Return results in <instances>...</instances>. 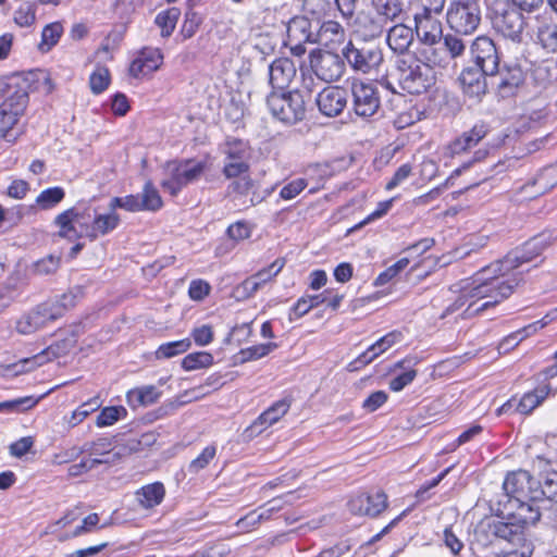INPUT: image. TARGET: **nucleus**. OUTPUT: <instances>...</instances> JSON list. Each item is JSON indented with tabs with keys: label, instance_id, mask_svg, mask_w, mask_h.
Returning a JSON list of instances; mask_svg holds the SVG:
<instances>
[{
	"label": "nucleus",
	"instance_id": "obj_1",
	"mask_svg": "<svg viewBox=\"0 0 557 557\" xmlns=\"http://www.w3.org/2000/svg\"><path fill=\"white\" fill-rule=\"evenodd\" d=\"M554 242L552 236L539 234L523 244L520 249L508 252L503 259L496 260L480 272L473 283L465 287L458 298L460 306L468 307L486 299L475 311H484L507 299L522 281V272L518 268L541 256Z\"/></svg>",
	"mask_w": 557,
	"mask_h": 557
},
{
	"label": "nucleus",
	"instance_id": "obj_2",
	"mask_svg": "<svg viewBox=\"0 0 557 557\" xmlns=\"http://www.w3.org/2000/svg\"><path fill=\"white\" fill-rule=\"evenodd\" d=\"M89 218L88 209L79 211L76 207H71L63 210L53 219V224L58 228L57 235L66 240L85 237L89 242H95L112 233L121 223L120 214L113 210L95 214L91 222L87 221Z\"/></svg>",
	"mask_w": 557,
	"mask_h": 557
},
{
	"label": "nucleus",
	"instance_id": "obj_3",
	"mask_svg": "<svg viewBox=\"0 0 557 557\" xmlns=\"http://www.w3.org/2000/svg\"><path fill=\"white\" fill-rule=\"evenodd\" d=\"M0 141L13 144L22 134L18 127L28 101V83L20 76H12L0 84Z\"/></svg>",
	"mask_w": 557,
	"mask_h": 557
},
{
	"label": "nucleus",
	"instance_id": "obj_4",
	"mask_svg": "<svg viewBox=\"0 0 557 557\" xmlns=\"http://www.w3.org/2000/svg\"><path fill=\"white\" fill-rule=\"evenodd\" d=\"M307 78H304L302 85L306 90L294 89L287 92L271 91L267 98V106L272 116L285 124H296L305 119L307 103L311 100L312 90L306 85Z\"/></svg>",
	"mask_w": 557,
	"mask_h": 557
},
{
	"label": "nucleus",
	"instance_id": "obj_5",
	"mask_svg": "<svg viewBox=\"0 0 557 557\" xmlns=\"http://www.w3.org/2000/svg\"><path fill=\"white\" fill-rule=\"evenodd\" d=\"M396 72L399 86L411 95L424 94L434 84L432 71L416 54L399 57Z\"/></svg>",
	"mask_w": 557,
	"mask_h": 557
},
{
	"label": "nucleus",
	"instance_id": "obj_6",
	"mask_svg": "<svg viewBox=\"0 0 557 557\" xmlns=\"http://www.w3.org/2000/svg\"><path fill=\"white\" fill-rule=\"evenodd\" d=\"M221 152L225 157L221 171L225 180H231L243 173L250 172L252 147L249 140L227 136L221 145Z\"/></svg>",
	"mask_w": 557,
	"mask_h": 557
},
{
	"label": "nucleus",
	"instance_id": "obj_7",
	"mask_svg": "<svg viewBox=\"0 0 557 557\" xmlns=\"http://www.w3.org/2000/svg\"><path fill=\"white\" fill-rule=\"evenodd\" d=\"M446 21L456 34H473L481 22L479 0H453L446 12Z\"/></svg>",
	"mask_w": 557,
	"mask_h": 557
},
{
	"label": "nucleus",
	"instance_id": "obj_8",
	"mask_svg": "<svg viewBox=\"0 0 557 557\" xmlns=\"http://www.w3.org/2000/svg\"><path fill=\"white\" fill-rule=\"evenodd\" d=\"M478 529L486 535H493L496 539L504 540L512 545L513 549L511 553H517L518 548H523L527 546L528 540L525 535V530L519 525L512 519H509V516L505 515L502 519H484L482 520Z\"/></svg>",
	"mask_w": 557,
	"mask_h": 557
},
{
	"label": "nucleus",
	"instance_id": "obj_9",
	"mask_svg": "<svg viewBox=\"0 0 557 557\" xmlns=\"http://www.w3.org/2000/svg\"><path fill=\"white\" fill-rule=\"evenodd\" d=\"M540 383L531 391L525 392L519 398L515 395L504 403L498 411L499 413L509 412L512 408L515 412L523 416L531 414L553 394L550 383L539 377Z\"/></svg>",
	"mask_w": 557,
	"mask_h": 557
},
{
	"label": "nucleus",
	"instance_id": "obj_10",
	"mask_svg": "<svg viewBox=\"0 0 557 557\" xmlns=\"http://www.w3.org/2000/svg\"><path fill=\"white\" fill-rule=\"evenodd\" d=\"M309 65L315 76L325 82L338 81L345 72V63L336 51L314 49L309 54Z\"/></svg>",
	"mask_w": 557,
	"mask_h": 557
},
{
	"label": "nucleus",
	"instance_id": "obj_11",
	"mask_svg": "<svg viewBox=\"0 0 557 557\" xmlns=\"http://www.w3.org/2000/svg\"><path fill=\"white\" fill-rule=\"evenodd\" d=\"M343 55L355 71L363 74H368L373 70H376L383 62L381 49L364 45L357 47L352 41H348L343 48Z\"/></svg>",
	"mask_w": 557,
	"mask_h": 557
},
{
	"label": "nucleus",
	"instance_id": "obj_12",
	"mask_svg": "<svg viewBox=\"0 0 557 557\" xmlns=\"http://www.w3.org/2000/svg\"><path fill=\"white\" fill-rule=\"evenodd\" d=\"M472 61L490 76L499 71L500 57L495 42L487 36H478L470 46Z\"/></svg>",
	"mask_w": 557,
	"mask_h": 557
},
{
	"label": "nucleus",
	"instance_id": "obj_13",
	"mask_svg": "<svg viewBox=\"0 0 557 557\" xmlns=\"http://www.w3.org/2000/svg\"><path fill=\"white\" fill-rule=\"evenodd\" d=\"M351 95L352 108L357 115L369 117L377 112L381 100L374 84L355 79L351 83Z\"/></svg>",
	"mask_w": 557,
	"mask_h": 557
},
{
	"label": "nucleus",
	"instance_id": "obj_14",
	"mask_svg": "<svg viewBox=\"0 0 557 557\" xmlns=\"http://www.w3.org/2000/svg\"><path fill=\"white\" fill-rule=\"evenodd\" d=\"M162 64V51L159 48L146 46L134 53L127 73L132 78L143 81L158 71Z\"/></svg>",
	"mask_w": 557,
	"mask_h": 557
},
{
	"label": "nucleus",
	"instance_id": "obj_15",
	"mask_svg": "<svg viewBox=\"0 0 557 557\" xmlns=\"http://www.w3.org/2000/svg\"><path fill=\"white\" fill-rule=\"evenodd\" d=\"M525 25L521 11L516 8L505 9L500 13L496 12L492 17L494 30L513 42L522 41Z\"/></svg>",
	"mask_w": 557,
	"mask_h": 557
},
{
	"label": "nucleus",
	"instance_id": "obj_16",
	"mask_svg": "<svg viewBox=\"0 0 557 557\" xmlns=\"http://www.w3.org/2000/svg\"><path fill=\"white\" fill-rule=\"evenodd\" d=\"M539 481L530 472L519 469L510 471L505 476L503 488L510 496V499H532L537 500L535 491H537Z\"/></svg>",
	"mask_w": 557,
	"mask_h": 557
},
{
	"label": "nucleus",
	"instance_id": "obj_17",
	"mask_svg": "<svg viewBox=\"0 0 557 557\" xmlns=\"http://www.w3.org/2000/svg\"><path fill=\"white\" fill-rule=\"evenodd\" d=\"M293 398L290 396L273 403L269 408L262 411L252 423L246 428L245 433L251 437L258 435L277 423L290 409Z\"/></svg>",
	"mask_w": 557,
	"mask_h": 557
},
{
	"label": "nucleus",
	"instance_id": "obj_18",
	"mask_svg": "<svg viewBox=\"0 0 557 557\" xmlns=\"http://www.w3.org/2000/svg\"><path fill=\"white\" fill-rule=\"evenodd\" d=\"M488 133V125L485 122H478L469 131L450 140L446 146V152L449 157L461 156L478 146Z\"/></svg>",
	"mask_w": 557,
	"mask_h": 557
},
{
	"label": "nucleus",
	"instance_id": "obj_19",
	"mask_svg": "<svg viewBox=\"0 0 557 557\" xmlns=\"http://www.w3.org/2000/svg\"><path fill=\"white\" fill-rule=\"evenodd\" d=\"M320 112L325 116H337L347 107L348 92L341 86H327L315 98Z\"/></svg>",
	"mask_w": 557,
	"mask_h": 557
},
{
	"label": "nucleus",
	"instance_id": "obj_20",
	"mask_svg": "<svg viewBox=\"0 0 557 557\" xmlns=\"http://www.w3.org/2000/svg\"><path fill=\"white\" fill-rule=\"evenodd\" d=\"M387 495L383 491L373 494L360 493L349 500L352 513L360 516L377 517L387 508Z\"/></svg>",
	"mask_w": 557,
	"mask_h": 557
},
{
	"label": "nucleus",
	"instance_id": "obj_21",
	"mask_svg": "<svg viewBox=\"0 0 557 557\" xmlns=\"http://www.w3.org/2000/svg\"><path fill=\"white\" fill-rule=\"evenodd\" d=\"M497 74H499L497 91L503 98L515 96L525 81V70L518 59L515 62H506Z\"/></svg>",
	"mask_w": 557,
	"mask_h": 557
},
{
	"label": "nucleus",
	"instance_id": "obj_22",
	"mask_svg": "<svg viewBox=\"0 0 557 557\" xmlns=\"http://www.w3.org/2000/svg\"><path fill=\"white\" fill-rule=\"evenodd\" d=\"M59 315L60 313H52V308L47 304H42L37 306L36 309L23 314L16 321L15 330L20 334L28 335L46 325L47 322L55 320Z\"/></svg>",
	"mask_w": 557,
	"mask_h": 557
},
{
	"label": "nucleus",
	"instance_id": "obj_23",
	"mask_svg": "<svg viewBox=\"0 0 557 557\" xmlns=\"http://www.w3.org/2000/svg\"><path fill=\"white\" fill-rule=\"evenodd\" d=\"M297 74L295 63L289 58H277L269 66V83L272 91L287 89Z\"/></svg>",
	"mask_w": 557,
	"mask_h": 557
},
{
	"label": "nucleus",
	"instance_id": "obj_24",
	"mask_svg": "<svg viewBox=\"0 0 557 557\" xmlns=\"http://www.w3.org/2000/svg\"><path fill=\"white\" fill-rule=\"evenodd\" d=\"M414 29L421 45H438L443 27L436 15H413Z\"/></svg>",
	"mask_w": 557,
	"mask_h": 557
},
{
	"label": "nucleus",
	"instance_id": "obj_25",
	"mask_svg": "<svg viewBox=\"0 0 557 557\" xmlns=\"http://www.w3.org/2000/svg\"><path fill=\"white\" fill-rule=\"evenodd\" d=\"M285 263L284 258L275 259L270 265L245 278L242 283L243 289L248 296H252L265 284L272 282L283 270Z\"/></svg>",
	"mask_w": 557,
	"mask_h": 557
},
{
	"label": "nucleus",
	"instance_id": "obj_26",
	"mask_svg": "<svg viewBox=\"0 0 557 557\" xmlns=\"http://www.w3.org/2000/svg\"><path fill=\"white\" fill-rule=\"evenodd\" d=\"M535 502L532 499H509L508 504L513 510L506 515L527 531L529 525L535 524L541 518V511L534 505Z\"/></svg>",
	"mask_w": 557,
	"mask_h": 557
},
{
	"label": "nucleus",
	"instance_id": "obj_27",
	"mask_svg": "<svg viewBox=\"0 0 557 557\" xmlns=\"http://www.w3.org/2000/svg\"><path fill=\"white\" fill-rule=\"evenodd\" d=\"M346 40L344 27L336 21H324L315 36V42L331 51H337Z\"/></svg>",
	"mask_w": 557,
	"mask_h": 557
},
{
	"label": "nucleus",
	"instance_id": "obj_28",
	"mask_svg": "<svg viewBox=\"0 0 557 557\" xmlns=\"http://www.w3.org/2000/svg\"><path fill=\"white\" fill-rule=\"evenodd\" d=\"M486 76L481 67H466L459 75V83L465 94L469 97H481L487 90Z\"/></svg>",
	"mask_w": 557,
	"mask_h": 557
},
{
	"label": "nucleus",
	"instance_id": "obj_29",
	"mask_svg": "<svg viewBox=\"0 0 557 557\" xmlns=\"http://www.w3.org/2000/svg\"><path fill=\"white\" fill-rule=\"evenodd\" d=\"M388 23L374 10L361 12L356 20L357 32L366 39L379 38Z\"/></svg>",
	"mask_w": 557,
	"mask_h": 557
},
{
	"label": "nucleus",
	"instance_id": "obj_30",
	"mask_svg": "<svg viewBox=\"0 0 557 557\" xmlns=\"http://www.w3.org/2000/svg\"><path fill=\"white\" fill-rule=\"evenodd\" d=\"M413 42V30L411 27L398 23L387 30L386 44L394 52L404 57L408 53L410 46Z\"/></svg>",
	"mask_w": 557,
	"mask_h": 557
},
{
	"label": "nucleus",
	"instance_id": "obj_31",
	"mask_svg": "<svg viewBox=\"0 0 557 557\" xmlns=\"http://www.w3.org/2000/svg\"><path fill=\"white\" fill-rule=\"evenodd\" d=\"M418 363H419V359L413 356H406L405 358L395 362V364L393 366L394 370L395 369H404L405 371L403 373L396 375L395 377H393L389 381V383H388L389 389L392 392L397 393V392L403 391L409 384H411L418 374L417 370L414 369V367Z\"/></svg>",
	"mask_w": 557,
	"mask_h": 557
},
{
	"label": "nucleus",
	"instance_id": "obj_32",
	"mask_svg": "<svg viewBox=\"0 0 557 557\" xmlns=\"http://www.w3.org/2000/svg\"><path fill=\"white\" fill-rule=\"evenodd\" d=\"M165 496V488L161 482L146 484L135 492V499L143 509L150 510L159 506Z\"/></svg>",
	"mask_w": 557,
	"mask_h": 557
},
{
	"label": "nucleus",
	"instance_id": "obj_33",
	"mask_svg": "<svg viewBox=\"0 0 557 557\" xmlns=\"http://www.w3.org/2000/svg\"><path fill=\"white\" fill-rule=\"evenodd\" d=\"M208 168L207 160H186L176 168V185H187L200 178Z\"/></svg>",
	"mask_w": 557,
	"mask_h": 557
},
{
	"label": "nucleus",
	"instance_id": "obj_34",
	"mask_svg": "<svg viewBox=\"0 0 557 557\" xmlns=\"http://www.w3.org/2000/svg\"><path fill=\"white\" fill-rule=\"evenodd\" d=\"M485 154H486V151H481V150L475 151L472 160L465 162L459 168L455 169L451 172V174L446 178V181L442 184V186H437V187L431 189L430 191H428L426 194L422 195L420 197L422 202L426 203L430 200L436 199L441 195L443 188L453 186L454 180L457 176H459L463 171H467L474 162H478V161H481L482 159H484Z\"/></svg>",
	"mask_w": 557,
	"mask_h": 557
},
{
	"label": "nucleus",
	"instance_id": "obj_35",
	"mask_svg": "<svg viewBox=\"0 0 557 557\" xmlns=\"http://www.w3.org/2000/svg\"><path fill=\"white\" fill-rule=\"evenodd\" d=\"M298 40L315 41L310 30V22L305 16H295L287 25V44Z\"/></svg>",
	"mask_w": 557,
	"mask_h": 557
},
{
	"label": "nucleus",
	"instance_id": "obj_36",
	"mask_svg": "<svg viewBox=\"0 0 557 557\" xmlns=\"http://www.w3.org/2000/svg\"><path fill=\"white\" fill-rule=\"evenodd\" d=\"M397 111L394 112L392 117L393 125L397 129H404L412 125L417 121V112L410 102L399 97L396 104Z\"/></svg>",
	"mask_w": 557,
	"mask_h": 557
},
{
	"label": "nucleus",
	"instance_id": "obj_37",
	"mask_svg": "<svg viewBox=\"0 0 557 557\" xmlns=\"http://www.w3.org/2000/svg\"><path fill=\"white\" fill-rule=\"evenodd\" d=\"M70 351V343L67 339H61L52 343L40 352L33 356V361L37 366H42L47 362L53 361L60 357L65 356Z\"/></svg>",
	"mask_w": 557,
	"mask_h": 557
},
{
	"label": "nucleus",
	"instance_id": "obj_38",
	"mask_svg": "<svg viewBox=\"0 0 557 557\" xmlns=\"http://www.w3.org/2000/svg\"><path fill=\"white\" fill-rule=\"evenodd\" d=\"M536 44L547 53L557 51V25L544 22L536 30Z\"/></svg>",
	"mask_w": 557,
	"mask_h": 557
},
{
	"label": "nucleus",
	"instance_id": "obj_39",
	"mask_svg": "<svg viewBox=\"0 0 557 557\" xmlns=\"http://www.w3.org/2000/svg\"><path fill=\"white\" fill-rule=\"evenodd\" d=\"M64 33L63 24L59 21L47 24L41 30V39L38 49L49 52L60 41Z\"/></svg>",
	"mask_w": 557,
	"mask_h": 557
},
{
	"label": "nucleus",
	"instance_id": "obj_40",
	"mask_svg": "<svg viewBox=\"0 0 557 557\" xmlns=\"http://www.w3.org/2000/svg\"><path fill=\"white\" fill-rule=\"evenodd\" d=\"M436 45H423L420 50L422 62L432 71L433 67H446L449 63L447 53Z\"/></svg>",
	"mask_w": 557,
	"mask_h": 557
},
{
	"label": "nucleus",
	"instance_id": "obj_41",
	"mask_svg": "<svg viewBox=\"0 0 557 557\" xmlns=\"http://www.w3.org/2000/svg\"><path fill=\"white\" fill-rule=\"evenodd\" d=\"M404 338L403 332L399 330H393L382 337H380L376 342H374L372 345H370L367 350L372 357L373 360H375L377 357H380L382 354L387 351L391 347L394 345L400 343Z\"/></svg>",
	"mask_w": 557,
	"mask_h": 557
},
{
	"label": "nucleus",
	"instance_id": "obj_42",
	"mask_svg": "<svg viewBox=\"0 0 557 557\" xmlns=\"http://www.w3.org/2000/svg\"><path fill=\"white\" fill-rule=\"evenodd\" d=\"M65 198V190L61 186L49 187L41 190L35 199L40 210H51Z\"/></svg>",
	"mask_w": 557,
	"mask_h": 557
},
{
	"label": "nucleus",
	"instance_id": "obj_43",
	"mask_svg": "<svg viewBox=\"0 0 557 557\" xmlns=\"http://www.w3.org/2000/svg\"><path fill=\"white\" fill-rule=\"evenodd\" d=\"M371 8L391 23L403 13L404 3L403 0H371Z\"/></svg>",
	"mask_w": 557,
	"mask_h": 557
},
{
	"label": "nucleus",
	"instance_id": "obj_44",
	"mask_svg": "<svg viewBox=\"0 0 557 557\" xmlns=\"http://www.w3.org/2000/svg\"><path fill=\"white\" fill-rule=\"evenodd\" d=\"M112 77L110 70L106 65L97 64L95 70L89 75V88L94 95L104 92L110 84Z\"/></svg>",
	"mask_w": 557,
	"mask_h": 557
},
{
	"label": "nucleus",
	"instance_id": "obj_45",
	"mask_svg": "<svg viewBox=\"0 0 557 557\" xmlns=\"http://www.w3.org/2000/svg\"><path fill=\"white\" fill-rule=\"evenodd\" d=\"M214 362V358L209 351H195L186 355L182 361L181 367L186 371H194L207 369Z\"/></svg>",
	"mask_w": 557,
	"mask_h": 557
},
{
	"label": "nucleus",
	"instance_id": "obj_46",
	"mask_svg": "<svg viewBox=\"0 0 557 557\" xmlns=\"http://www.w3.org/2000/svg\"><path fill=\"white\" fill-rule=\"evenodd\" d=\"M113 450V442L110 437H98L87 442L81 449V453L88 454L91 458L106 459L104 457Z\"/></svg>",
	"mask_w": 557,
	"mask_h": 557
},
{
	"label": "nucleus",
	"instance_id": "obj_47",
	"mask_svg": "<svg viewBox=\"0 0 557 557\" xmlns=\"http://www.w3.org/2000/svg\"><path fill=\"white\" fill-rule=\"evenodd\" d=\"M557 496V470L546 472L542 482H539L537 491H535V497L537 500L547 499L550 503Z\"/></svg>",
	"mask_w": 557,
	"mask_h": 557
},
{
	"label": "nucleus",
	"instance_id": "obj_48",
	"mask_svg": "<svg viewBox=\"0 0 557 557\" xmlns=\"http://www.w3.org/2000/svg\"><path fill=\"white\" fill-rule=\"evenodd\" d=\"M141 211H157L163 206L162 198L151 182H147L139 195Z\"/></svg>",
	"mask_w": 557,
	"mask_h": 557
},
{
	"label": "nucleus",
	"instance_id": "obj_49",
	"mask_svg": "<svg viewBox=\"0 0 557 557\" xmlns=\"http://www.w3.org/2000/svg\"><path fill=\"white\" fill-rule=\"evenodd\" d=\"M36 2L24 1L14 11L13 21L20 27H30L36 22Z\"/></svg>",
	"mask_w": 557,
	"mask_h": 557
},
{
	"label": "nucleus",
	"instance_id": "obj_50",
	"mask_svg": "<svg viewBox=\"0 0 557 557\" xmlns=\"http://www.w3.org/2000/svg\"><path fill=\"white\" fill-rule=\"evenodd\" d=\"M230 181L227 191L236 197H246L256 187V182L250 176V172L243 173Z\"/></svg>",
	"mask_w": 557,
	"mask_h": 557
},
{
	"label": "nucleus",
	"instance_id": "obj_51",
	"mask_svg": "<svg viewBox=\"0 0 557 557\" xmlns=\"http://www.w3.org/2000/svg\"><path fill=\"white\" fill-rule=\"evenodd\" d=\"M127 410L123 406H108L103 407L96 419L98 428L110 426L119 420L126 418Z\"/></svg>",
	"mask_w": 557,
	"mask_h": 557
},
{
	"label": "nucleus",
	"instance_id": "obj_52",
	"mask_svg": "<svg viewBox=\"0 0 557 557\" xmlns=\"http://www.w3.org/2000/svg\"><path fill=\"white\" fill-rule=\"evenodd\" d=\"M446 0H414L411 5L413 15H440L445 8Z\"/></svg>",
	"mask_w": 557,
	"mask_h": 557
},
{
	"label": "nucleus",
	"instance_id": "obj_53",
	"mask_svg": "<svg viewBox=\"0 0 557 557\" xmlns=\"http://www.w3.org/2000/svg\"><path fill=\"white\" fill-rule=\"evenodd\" d=\"M458 34H446L443 35V44L445 47V52L447 53L448 60H455L463 55L466 51L465 41L457 36Z\"/></svg>",
	"mask_w": 557,
	"mask_h": 557
},
{
	"label": "nucleus",
	"instance_id": "obj_54",
	"mask_svg": "<svg viewBox=\"0 0 557 557\" xmlns=\"http://www.w3.org/2000/svg\"><path fill=\"white\" fill-rule=\"evenodd\" d=\"M109 209L114 212H116V209H123L128 212H139L141 211L139 194L113 197L109 202Z\"/></svg>",
	"mask_w": 557,
	"mask_h": 557
},
{
	"label": "nucleus",
	"instance_id": "obj_55",
	"mask_svg": "<svg viewBox=\"0 0 557 557\" xmlns=\"http://www.w3.org/2000/svg\"><path fill=\"white\" fill-rule=\"evenodd\" d=\"M101 406V401L98 396L89 398L87 401L83 403L79 407H77L71 416L70 423L72 425H77L83 422L90 413L98 410Z\"/></svg>",
	"mask_w": 557,
	"mask_h": 557
},
{
	"label": "nucleus",
	"instance_id": "obj_56",
	"mask_svg": "<svg viewBox=\"0 0 557 557\" xmlns=\"http://www.w3.org/2000/svg\"><path fill=\"white\" fill-rule=\"evenodd\" d=\"M393 202H394V198H391V199H387V200H384V201H380L377 203L375 210L373 212H371L370 214H368L362 221L358 222L352 227H350L348 230V233H351V232H355L357 230H360L361 227L366 226L367 224H369V223H371V222H373V221H375L377 219H381L382 216L387 214V212L393 207Z\"/></svg>",
	"mask_w": 557,
	"mask_h": 557
},
{
	"label": "nucleus",
	"instance_id": "obj_57",
	"mask_svg": "<svg viewBox=\"0 0 557 557\" xmlns=\"http://www.w3.org/2000/svg\"><path fill=\"white\" fill-rule=\"evenodd\" d=\"M158 394L153 386L140 387L132 389L127 393V399L129 403L135 401L136 405H148L157 400Z\"/></svg>",
	"mask_w": 557,
	"mask_h": 557
},
{
	"label": "nucleus",
	"instance_id": "obj_58",
	"mask_svg": "<svg viewBox=\"0 0 557 557\" xmlns=\"http://www.w3.org/2000/svg\"><path fill=\"white\" fill-rule=\"evenodd\" d=\"M278 345L274 342L252 345L242 351L245 361L258 360L271 354Z\"/></svg>",
	"mask_w": 557,
	"mask_h": 557
},
{
	"label": "nucleus",
	"instance_id": "obj_59",
	"mask_svg": "<svg viewBox=\"0 0 557 557\" xmlns=\"http://www.w3.org/2000/svg\"><path fill=\"white\" fill-rule=\"evenodd\" d=\"M270 518V511L267 512H257V511H250L243 518H240L236 525L239 530L243 532H251L258 528V525L261 523L262 520Z\"/></svg>",
	"mask_w": 557,
	"mask_h": 557
},
{
	"label": "nucleus",
	"instance_id": "obj_60",
	"mask_svg": "<svg viewBox=\"0 0 557 557\" xmlns=\"http://www.w3.org/2000/svg\"><path fill=\"white\" fill-rule=\"evenodd\" d=\"M308 187V181L304 177L295 178L285 184L280 190V198L283 200H292L300 195Z\"/></svg>",
	"mask_w": 557,
	"mask_h": 557
},
{
	"label": "nucleus",
	"instance_id": "obj_61",
	"mask_svg": "<svg viewBox=\"0 0 557 557\" xmlns=\"http://www.w3.org/2000/svg\"><path fill=\"white\" fill-rule=\"evenodd\" d=\"M154 24L160 28L163 38H169L174 32L173 9H166L159 12L154 18Z\"/></svg>",
	"mask_w": 557,
	"mask_h": 557
},
{
	"label": "nucleus",
	"instance_id": "obj_62",
	"mask_svg": "<svg viewBox=\"0 0 557 557\" xmlns=\"http://www.w3.org/2000/svg\"><path fill=\"white\" fill-rule=\"evenodd\" d=\"M38 399L33 396L21 397L17 399L5 400L0 403V411H26L34 408Z\"/></svg>",
	"mask_w": 557,
	"mask_h": 557
},
{
	"label": "nucleus",
	"instance_id": "obj_63",
	"mask_svg": "<svg viewBox=\"0 0 557 557\" xmlns=\"http://www.w3.org/2000/svg\"><path fill=\"white\" fill-rule=\"evenodd\" d=\"M103 462H108V459L84 458L79 462L71 465L67 468V474L69 476L77 478L87 473L89 470Z\"/></svg>",
	"mask_w": 557,
	"mask_h": 557
},
{
	"label": "nucleus",
	"instance_id": "obj_64",
	"mask_svg": "<svg viewBox=\"0 0 557 557\" xmlns=\"http://www.w3.org/2000/svg\"><path fill=\"white\" fill-rule=\"evenodd\" d=\"M413 166L407 162L401 164L385 184V190L391 191L407 181L412 175Z\"/></svg>",
	"mask_w": 557,
	"mask_h": 557
}]
</instances>
